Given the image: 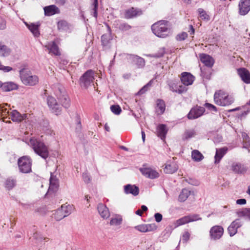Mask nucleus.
I'll return each instance as SVG.
<instances>
[{
	"label": "nucleus",
	"instance_id": "5701e85b",
	"mask_svg": "<svg viewBox=\"0 0 250 250\" xmlns=\"http://www.w3.org/2000/svg\"><path fill=\"white\" fill-rule=\"evenodd\" d=\"M124 191L126 194H131L137 196L139 193V188L134 185L127 184L124 186Z\"/></svg>",
	"mask_w": 250,
	"mask_h": 250
},
{
	"label": "nucleus",
	"instance_id": "dca6fc26",
	"mask_svg": "<svg viewBox=\"0 0 250 250\" xmlns=\"http://www.w3.org/2000/svg\"><path fill=\"white\" fill-rule=\"evenodd\" d=\"M44 46L48 50L49 54L57 56L61 55L59 47L54 41L48 42Z\"/></svg>",
	"mask_w": 250,
	"mask_h": 250
},
{
	"label": "nucleus",
	"instance_id": "a19ab883",
	"mask_svg": "<svg viewBox=\"0 0 250 250\" xmlns=\"http://www.w3.org/2000/svg\"><path fill=\"white\" fill-rule=\"evenodd\" d=\"M198 12L199 15V17L202 20L208 21L210 20L209 16L207 13V12L203 9L199 8L198 9Z\"/></svg>",
	"mask_w": 250,
	"mask_h": 250
},
{
	"label": "nucleus",
	"instance_id": "0e129e2a",
	"mask_svg": "<svg viewBox=\"0 0 250 250\" xmlns=\"http://www.w3.org/2000/svg\"><path fill=\"white\" fill-rule=\"evenodd\" d=\"M165 54V50L164 49H161L158 52L153 55L155 58H161L164 56Z\"/></svg>",
	"mask_w": 250,
	"mask_h": 250
},
{
	"label": "nucleus",
	"instance_id": "a18cd8bd",
	"mask_svg": "<svg viewBox=\"0 0 250 250\" xmlns=\"http://www.w3.org/2000/svg\"><path fill=\"white\" fill-rule=\"evenodd\" d=\"M110 40L111 39L109 35H103L101 37V42L102 45H103L104 46H106L108 44Z\"/></svg>",
	"mask_w": 250,
	"mask_h": 250
},
{
	"label": "nucleus",
	"instance_id": "cd10ccee",
	"mask_svg": "<svg viewBox=\"0 0 250 250\" xmlns=\"http://www.w3.org/2000/svg\"><path fill=\"white\" fill-rule=\"evenodd\" d=\"M25 24L27 28L29 29V30L33 34L34 37H38L40 36V33L39 31V27L40 26V23L39 22L37 23H32L31 24H28L27 23L25 22Z\"/></svg>",
	"mask_w": 250,
	"mask_h": 250
},
{
	"label": "nucleus",
	"instance_id": "f257e3e1",
	"mask_svg": "<svg viewBox=\"0 0 250 250\" xmlns=\"http://www.w3.org/2000/svg\"><path fill=\"white\" fill-rule=\"evenodd\" d=\"M30 146L34 152L43 159L46 160L49 156V148L41 140L32 137L30 139Z\"/></svg>",
	"mask_w": 250,
	"mask_h": 250
},
{
	"label": "nucleus",
	"instance_id": "4be33fe9",
	"mask_svg": "<svg viewBox=\"0 0 250 250\" xmlns=\"http://www.w3.org/2000/svg\"><path fill=\"white\" fill-rule=\"evenodd\" d=\"M98 212L101 217L104 219L107 218L110 216V213L108 208L103 204H99L97 207Z\"/></svg>",
	"mask_w": 250,
	"mask_h": 250
},
{
	"label": "nucleus",
	"instance_id": "052dcab7",
	"mask_svg": "<svg viewBox=\"0 0 250 250\" xmlns=\"http://www.w3.org/2000/svg\"><path fill=\"white\" fill-rule=\"evenodd\" d=\"M243 147L248 149L249 152H250V139L244 141Z\"/></svg>",
	"mask_w": 250,
	"mask_h": 250
},
{
	"label": "nucleus",
	"instance_id": "c03bdc74",
	"mask_svg": "<svg viewBox=\"0 0 250 250\" xmlns=\"http://www.w3.org/2000/svg\"><path fill=\"white\" fill-rule=\"evenodd\" d=\"M151 85V81H149L146 84L144 85L136 94V95H141L146 93Z\"/></svg>",
	"mask_w": 250,
	"mask_h": 250
},
{
	"label": "nucleus",
	"instance_id": "423d86ee",
	"mask_svg": "<svg viewBox=\"0 0 250 250\" xmlns=\"http://www.w3.org/2000/svg\"><path fill=\"white\" fill-rule=\"evenodd\" d=\"M18 164L20 172L27 173L31 171L32 160L28 156H24L18 159Z\"/></svg>",
	"mask_w": 250,
	"mask_h": 250
},
{
	"label": "nucleus",
	"instance_id": "69168bd1",
	"mask_svg": "<svg viewBox=\"0 0 250 250\" xmlns=\"http://www.w3.org/2000/svg\"><path fill=\"white\" fill-rule=\"evenodd\" d=\"M6 21L0 18V30H4L6 28Z\"/></svg>",
	"mask_w": 250,
	"mask_h": 250
},
{
	"label": "nucleus",
	"instance_id": "58836bf2",
	"mask_svg": "<svg viewBox=\"0 0 250 250\" xmlns=\"http://www.w3.org/2000/svg\"><path fill=\"white\" fill-rule=\"evenodd\" d=\"M188 219H189L187 215V216H185L177 220L175 223V227H177L189 223Z\"/></svg>",
	"mask_w": 250,
	"mask_h": 250
},
{
	"label": "nucleus",
	"instance_id": "20e7f679",
	"mask_svg": "<svg viewBox=\"0 0 250 250\" xmlns=\"http://www.w3.org/2000/svg\"><path fill=\"white\" fill-rule=\"evenodd\" d=\"M21 79L26 85L33 86L39 82V78L36 75H32L30 71L23 68L20 71Z\"/></svg>",
	"mask_w": 250,
	"mask_h": 250
},
{
	"label": "nucleus",
	"instance_id": "b1692460",
	"mask_svg": "<svg viewBox=\"0 0 250 250\" xmlns=\"http://www.w3.org/2000/svg\"><path fill=\"white\" fill-rule=\"evenodd\" d=\"M129 59L136 64L138 68H142L145 65V61L143 58L137 55H129Z\"/></svg>",
	"mask_w": 250,
	"mask_h": 250
},
{
	"label": "nucleus",
	"instance_id": "49530a36",
	"mask_svg": "<svg viewBox=\"0 0 250 250\" xmlns=\"http://www.w3.org/2000/svg\"><path fill=\"white\" fill-rule=\"evenodd\" d=\"M122 222V219L121 217L118 216L114 218H112L110 221V225L117 226L121 224Z\"/></svg>",
	"mask_w": 250,
	"mask_h": 250
},
{
	"label": "nucleus",
	"instance_id": "e2e57ef3",
	"mask_svg": "<svg viewBox=\"0 0 250 250\" xmlns=\"http://www.w3.org/2000/svg\"><path fill=\"white\" fill-rule=\"evenodd\" d=\"M58 61L59 62L60 64L61 65H62V66L66 65L68 63V62L67 60H66L63 58H62V57H60L58 59Z\"/></svg>",
	"mask_w": 250,
	"mask_h": 250
},
{
	"label": "nucleus",
	"instance_id": "5fc2aeb1",
	"mask_svg": "<svg viewBox=\"0 0 250 250\" xmlns=\"http://www.w3.org/2000/svg\"><path fill=\"white\" fill-rule=\"evenodd\" d=\"M135 229L141 232H146V224H141L140 225L136 226L134 227Z\"/></svg>",
	"mask_w": 250,
	"mask_h": 250
},
{
	"label": "nucleus",
	"instance_id": "aec40b11",
	"mask_svg": "<svg viewBox=\"0 0 250 250\" xmlns=\"http://www.w3.org/2000/svg\"><path fill=\"white\" fill-rule=\"evenodd\" d=\"M44 15L46 16H51L56 14L60 13V9L55 5H50L43 8Z\"/></svg>",
	"mask_w": 250,
	"mask_h": 250
},
{
	"label": "nucleus",
	"instance_id": "393cba45",
	"mask_svg": "<svg viewBox=\"0 0 250 250\" xmlns=\"http://www.w3.org/2000/svg\"><path fill=\"white\" fill-rule=\"evenodd\" d=\"M167 131L168 129L166 125L160 124L157 126L156 129L157 135L158 137L160 138L162 140L165 139Z\"/></svg>",
	"mask_w": 250,
	"mask_h": 250
},
{
	"label": "nucleus",
	"instance_id": "338daca9",
	"mask_svg": "<svg viewBox=\"0 0 250 250\" xmlns=\"http://www.w3.org/2000/svg\"><path fill=\"white\" fill-rule=\"evenodd\" d=\"M172 231V228L171 226H168L167 227L164 231H163V233H164V235H166L167 236H168L171 233Z\"/></svg>",
	"mask_w": 250,
	"mask_h": 250
},
{
	"label": "nucleus",
	"instance_id": "2f4dec72",
	"mask_svg": "<svg viewBox=\"0 0 250 250\" xmlns=\"http://www.w3.org/2000/svg\"><path fill=\"white\" fill-rule=\"evenodd\" d=\"M156 112L158 114H163L166 109V104L164 100L157 99L156 101Z\"/></svg>",
	"mask_w": 250,
	"mask_h": 250
},
{
	"label": "nucleus",
	"instance_id": "79ce46f5",
	"mask_svg": "<svg viewBox=\"0 0 250 250\" xmlns=\"http://www.w3.org/2000/svg\"><path fill=\"white\" fill-rule=\"evenodd\" d=\"M195 134V131L193 129L186 130L183 135V139L188 140L194 136Z\"/></svg>",
	"mask_w": 250,
	"mask_h": 250
},
{
	"label": "nucleus",
	"instance_id": "7ed1b4c3",
	"mask_svg": "<svg viewBox=\"0 0 250 250\" xmlns=\"http://www.w3.org/2000/svg\"><path fill=\"white\" fill-rule=\"evenodd\" d=\"M167 23V21H160L155 22L151 26L153 33L160 38L167 37L169 33Z\"/></svg>",
	"mask_w": 250,
	"mask_h": 250
},
{
	"label": "nucleus",
	"instance_id": "f03ea898",
	"mask_svg": "<svg viewBox=\"0 0 250 250\" xmlns=\"http://www.w3.org/2000/svg\"><path fill=\"white\" fill-rule=\"evenodd\" d=\"M214 101L215 103L220 106H228L233 103L234 98L229 95L225 91L219 90L216 91L214 94Z\"/></svg>",
	"mask_w": 250,
	"mask_h": 250
},
{
	"label": "nucleus",
	"instance_id": "f3484780",
	"mask_svg": "<svg viewBox=\"0 0 250 250\" xmlns=\"http://www.w3.org/2000/svg\"><path fill=\"white\" fill-rule=\"evenodd\" d=\"M194 77L189 72H184L181 74V81L182 83L185 85H191L194 81Z\"/></svg>",
	"mask_w": 250,
	"mask_h": 250
},
{
	"label": "nucleus",
	"instance_id": "2eb2a0df",
	"mask_svg": "<svg viewBox=\"0 0 250 250\" xmlns=\"http://www.w3.org/2000/svg\"><path fill=\"white\" fill-rule=\"evenodd\" d=\"M242 226V223L239 219L233 221L228 228V233L230 237L234 236L237 232V229Z\"/></svg>",
	"mask_w": 250,
	"mask_h": 250
},
{
	"label": "nucleus",
	"instance_id": "9d476101",
	"mask_svg": "<svg viewBox=\"0 0 250 250\" xmlns=\"http://www.w3.org/2000/svg\"><path fill=\"white\" fill-rule=\"evenodd\" d=\"M47 102L48 106L50 107L52 112L56 115L59 114L62 110V107L57 103L56 99L52 96H48L47 98Z\"/></svg>",
	"mask_w": 250,
	"mask_h": 250
},
{
	"label": "nucleus",
	"instance_id": "4468645a",
	"mask_svg": "<svg viewBox=\"0 0 250 250\" xmlns=\"http://www.w3.org/2000/svg\"><path fill=\"white\" fill-rule=\"evenodd\" d=\"M139 170L141 173L146 178L153 179L159 177V173L151 167H142Z\"/></svg>",
	"mask_w": 250,
	"mask_h": 250
},
{
	"label": "nucleus",
	"instance_id": "09e8293b",
	"mask_svg": "<svg viewBox=\"0 0 250 250\" xmlns=\"http://www.w3.org/2000/svg\"><path fill=\"white\" fill-rule=\"evenodd\" d=\"M111 111L115 115H119L122 109L119 105H112L110 106Z\"/></svg>",
	"mask_w": 250,
	"mask_h": 250
},
{
	"label": "nucleus",
	"instance_id": "e433bc0d",
	"mask_svg": "<svg viewBox=\"0 0 250 250\" xmlns=\"http://www.w3.org/2000/svg\"><path fill=\"white\" fill-rule=\"evenodd\" d=\"M237 214L239 217H246L250 220V208H244L238 210Z\"/></svg>",
	"mask_w": 250,
	"mask_h": 250
},
{
	"label": "nucleus",
	"instance_id": "f704fd0d",
	"mask_svg": "<svg viewBox=\"0 0 250 250\" xmlns=\"http://www.w3.org/2000/svg\"><path fill=\"white\" fill-rule=\"evenodd\" d=\"M60 209L63 213L64 215L66 217L71 213L73 210V207L70 205H62Z\"/></svg>",
	"mask_w": 250,
	"mask_h": 250
},
{
	"label": "nucleus",
	"instance_id": "473e14b6",
	"mask_svg": "<svg viewBox=\"0 0 250 250\" xmlns=\"http://www.w3.org/2000/svg\"><path fill=\"white\" fill-rule=\"evenodd\" d=\"M70 24L65 20H61L57 22V28L60 31H67L70 30Z\"/></svg>",
	"mask_w": 250,
	"mask_h": 250
},
{
	"label": "nucleus",
	"instance_id": "4d7b16f0",
	"mask_svg": "<svg viewBox=\"0 0 250 250\" xmlns=\"http://www.w3.org/2000/svg\"><path fill=\"white\" fill-rule=\"evenodd\" d=\"M205 106L210 111H213L214 112L217 111V109L216 107L211 104L206 103L205 104Z\"/></svg>",
	"mask_w": 250,
	"mask_h": 250
},
{
	"label": "nucleus",
	"instance_id": "c756f323",
	"mask_svg": "<svg viewBox=\"0 0 250 250\" xmlns=\"http://www.w3.org/2000/svg\"><path fill=\"white\" fill-rule=\"evenodd\" d=\"M50 185L48 189L49 192H55L56 191L58 186V182L56 176H53L52 174L50 178Z\"/></svg>",
	"mask_w": 250,
	"mask_h": 250
},
{
	"label": "nucleus",
	"instance_id": "6ab92c4d",
	"mask_svg": "<svg viewBox=\"0 0 250 250\" xmlns=\"http://www.w3.org/2000/svg\"><path fill=\"white\" fill-rule=\"evenodd\" d=\"M237 73L245 83H250V72L246 68H240L237 69Z\"/></svg>",
	"mask_w": 250,
	"mask_h": 250
},
{
	"label": "nucleus",
	"instance_id": "a878e982",
	"mask_svg": "<svg viewBox=\"0 0 250 250\" xmlns=\"http://www.w3.org/2000/svg\"><path fill=\"white\" fill-rule=\"evenodd\" d=\"M1 86H0V88H1V90L4 92L11 91L17 89L18 88L17 84L11 82L4 83L1 82Z\"/></svg>",
	"mask_w": 250,
	"mask_h": 250
},
{
	"label": "nucleus",
	"instance_id": "0eeeda50",
	"mask_svg": "<svg viewBox=\"0 0 250 250\" xmlns=\"http://www.w3.org/2000/svg\"><path fill=\"white\" fill-rule=\"evenodd\" d=\"M94 71L91 69L86 71L80 78L81 86L87 88L90 85L94 79Z\"/></svg>",
	"mask_w": 250,
	"mask_h": 250
},
{
	"label": "nucleus",
	"instance_id": "680f3d73",
	"mask_svg": "<svg viewBox=\"0 0 250 250\" xmlns=\"http://www.w3.org/2000/svg\"><path fill=\"white\" fill-rule=\"evenodd\" d=\"M190 234L188 232H185L182 235V241L183 242L186 243L189 239Z\"/></svg>",
	"mask_w": 250,
	"mask_h": 250
},
{
	"label": "nucleus",
	"instance_id": "a211bd4d",
	"mask_svg": "<svg viewBox=\"0 0 250 250\" xmlns=\"http://www.w3.org/2000/svg\"><path fill=\"white\" fill-rule=\"evenodd\" d=\"M248 168L244 164L234 162L231 165V170L236 174H244L247 171Z\"/></svg>",
	"mask_w": 250,
	"mask_h": 250
},
{
	"label": "nucleus",
	"instance_id": "bf43d9fd",
	"mask_svg": "<svg viewBox=\"0 0 250 250\" xmlns=\"http://www.w3.org/2000/svg\"><path fill=\"white\" fill-rule=\"evenodd\" d=\"M83 178L84 182L86 183H89L91 181V177L87 173H83Z\"/></svg>",
	"mask_w": 250,
	"mask_h": 250
},
{
	"label": "nucleus",
	"instance_id": "c9c22d12",
	"mask_svg": "<svg viewBox=\"0 0 250 250\" xmlns=\"http://www.w3.org/2000/svg\"><path fill=\"white\" fill-rule=\"evenodd\" d=\"M16 185V180L12 178H7L5 182V188L9 190L12 189Z\"/></svg>",
	"mask_w": 250,
	"mask_h": 250
},
{
	"label": "nucleus",
	"instance_id": "ea45409f",
	"mask_svg": "<svg viewBox=\"0 0 250 250\" xmlns=\"http://www.w3.org/2000/svg\"><path fill=\"white\" fill-rule=\"evenodd\" d=\"M188 219H189L187 215V216H185L177 220L175 223V227H177L189 223Z\"/></svg>",
	"mask_w": 250,
	"mask_h": 250
},
{
	"label": "nucleus",
	"instance_id": "8fccbe9b",
	"mask_svg": "<svg viewBox=\"0 0 250 250\" xmlns=\"http://www.w3.org/2000/svg\"><path fill=\"white\" fill-rule=\"evenodd\" d=\"M64 217H65V216L60 208L57 209L54 214V218L57 221H60Z\"/></svg>",
	"mask_w": 250,
	"mask_h": 250
},
{
	"label": "nucleus",
	"instance_id": "412c9836",
	"mask_svg": "<svg viewBox=\"0 0 250 250\" xmlns=\"http://www.w3.org/2000/svg\"><path fill=\"white\" fill-rule=\"evenodd\" d=\"M200 61L205 65L209 68H211L214 63V59L206 54H200Z\"/></svg>",
	"mask_w": 250,
	"mask_h": 250
},
{
	"label": "nucleus",
	"instance_id": "603ef678",
	"mask_svg": "<svg viewBox=\"0 0 250 250\" xmlns=\"http://www.w3.org/2000/svg\"><path fill=\"white\" fill-rule=\"evenodd\" d=\"M131 26L127 23H122L119 26V28L122 31H126L131 28Z\"/></svg>",
	"mask_w": 250,
	"mask_h": 250
},
{
	"label": "nucleus",
	"instance_id": "6e6552de",
	"mask_svg": "<svg viewBox=\"0 0 250 250\" xmlns=\"http://www.w3.org/2000/svg\"><path fill=\"white\" fill-rule=\"evenodd\" d=\"M224 233V229L221 226L216 225L211 228L209 230V236L211 240L220 239Z\"/></svg>",
	"mask_w": 250,
	"mask_h": 250
},
{
	"label": "nucleus",
	"instance_id": "6e6d98bb",
	"mask_svg": "<svg viewBox=\"0 0 250 250\" xmlns=\"http://www.w3.org/2000/svg\"><path fill=\"white\" fill-rule=\"evenodd\" d=\"M188 37V34L186 32H182L176 36L177 41H181L185 40Z\"/></svg>",
	"mask_w": 250,
	"mask_h": 250
},
{
	"label": "nucleus",
	"instance_id": "13d9d810",
	"mask_svg": "<svg viewBox=\"0 0 250 250\" xmlns=\"http://www.w3.org/2000/svg\"><path fill=\"white\" fill-rule=\"evenodd\" d=\"M186 85H178V88L177 89V93L181 94L187 91L188 88L186 86Z\"/></svg>",
	"mask_w": 250,
	"mask_h": 250
},
{
	"label": "nucleus",
	"instance_id": "7c9ffc66",
	"mask_svg": "<svg viewBox=\"0 0 250 250\" xmlns=\"http://www.w3.org/2000/svg\"><path fill=\"white\" fill-rule=\"evenodd\" d=\"M11 49L7 46L0 42V57H6L10 55Z\"/></svg>",
	"mask_w": 250,
	"mask_h": 250
},
{
	"label": "nucleus",
	"instance_id": "9b49d317",
	"mask_svg": "<svg viewBox=\"0 0 250 250\" xmlns=\"http://www.w3.org/2000/svg\"><path fill=\"white\" fill-rule=\"evenodd\" d=\"M238 13L245 16L250 11V0H240L238 3Z\"/></svg>",
	"mask_w": 250,
	"mask_h": 250
},
{
	"label": "nucleus",
	"instance_id": "37998d69",
	"mask_svg": "<svg viewBox=\"0 0 250 250\" xmlns=\"http://www.w3.org/2000/svg\"><path fill=\"white\" fill-rule=\"evenodd\" d=\"M91 6L93 7L92 10L93 12V16L96 19L98 17V0H93Z\"/></svg>",
	"mask_w": 250,
	"mask_h": 250
},
{
	"label": "nucleus",
	"instance_id": "864d4df0",
	"mask_svg": "<svg viewBox=\"0 0 250 250\" xmlns=\"http://www.w3.org/2000/svg\"><path fill=\"white\" fill-rule=\"evenodd\" d=\"M157 226L155 224H146V232L153 231L157 229Z\"/></svg>",
	"mask_w": 250,
	"mask_h": 250
},
{
	"label": "nucleus",
	"instance_id": "ddd939ff",
	"mask_svg": "<svg viewBox=\"0 0 250 250\" xmlns=\"http://www.w3.org/2000/svg\"><path fill=\"white\" fill-rule=\"evenodd\" d=\"M5 113H8L10 116L11 120L15 122L20 123L27 118V114H21L16 110H13L9 113V111H4Z\"/></svg>",
	"mask_w": 250,
	"mask_h": 250
},
{
	"label": "nucleus",
	"instance_id": "72a5a7b5",
	"mask_svg": "<svg viewBox=\"0 0 250 250\" xmlns=\"http://www.w3.org/2000/svg\"><path fill=\"white\" fill-rule=\"evenodd\" d=\"M191 157L195 162H200L204 159L203 154L198 150L195 149L192 151Z\"/></svg>",
	"mask_w": 250,
	"mask_h": 250
},
{
	"label": "nucleus",
	"instance_id": "f8f14e48",
	"mask_svg": "<svg viewBox=\"0 0 250 250\" xmlns=\"http://www.w3.org/2000/svg\"><path fill=\"white\" fill-rule=\"evenodd\" d=\"M143 11L138 8L131 7L125 11L124 16L126 19L136 18L143 14Z\"/></svg>",
	"mask_w": 250,
	"mask_h": 250
},
{
	"label": "nucleus",
	"instance_id": "4c0bfd02",
	"mask_svg": "<svg viewBox=\"0 0 250 250\" xmlns=\"http://www.w3.org/2000/svg\"><path fill=\"white\" fill-rule=\"evenodd\" d=\"M190 195V191L186 189H183L179 196V201H185Z\"/></svg>",
	"mask_w": 250,
	"mask_h": 250
},
{
	"label": "nucleus",
	"instance_id": "de8ad7c7",
	"mask_svg": "<svg viewBox=\"0 0 250 250\" xmlns=\"http://www.w3.org/2000/svg\"><path fill=\"white\" fill-rule=\"evenodd\" d=\"M168 86L171 91L177 93L178 83L176 81H171L168 83Z\"/></svg>",
	"mask_w": 250,
	"mask_h": 250
},
{
	"label": "nucleus",
	"instance_id": "1a4fd4ad",
	"mask_svg": "<svg viewBox=\"0 0 250 250\" xmlns=\"http://www.w3.org/2000/svg\"><path fill=\"white\" fill-rule=\"evenodd\" d=\"M205 111V109L204 107L196 106L190 109L187 117L189 120H194L202 116Z\"/></svg>",
	"mask_w": 250,
	"mask_h": 250
},
{
	"label": "nucleus",
	"instance_id": "bb28decb",
	"mask_svg": "<svg viewBox=\"0 0 250 250\" xmlns=\"http://www.w3.org/2000/svg\"><path fill=\"white\" fill-rule=\"evenodd\" d=\"M228 148L227 147H223L221 148H217L216 150V153L214 156L215 163H219L223 157V156L227 153Z\"/></svg>",
	"mask_w": 250,
	"mask_h": 250
},
{
	"label": "nucleus",
	"instance_id": "3c124183",
	"mask_svg": "<svg viewBox=\"0 0 250 250\" xmlns=\"http://www.w3.org/2000/svg\"><path fill=\"white\" fill-rule=\"evenodd\" d=\"M189 222H194L198 220H201L202 218L200 217L199 214H193L188 215Z\"/></svg>",
	"mask_w": 250,
	"mask_h": 250
},
{
	"label": "nucleus",
	"instance_id": "39448f33",
	"mask_svg": "<svg viewBox=\"0 0 250 250\" xmlns=\"http://www.w3.org/2000/svg\"><path fill=\"white\" fill-rule=\"evenodd\" d=\"M55 94L62 106L65 108H67L69 107L70 99L63 86L58 84L56 87Z\"/></svg>",
	"mask_w": 250,
	"mask_h": 250
},
{
	"label": "nucleus",
	"instance_id": "c85d7f7f",
	"mask_svg": "<svg viewBox=\"0 0 250 250\" xmlns=\"http://www.w3.org/2000/svg\"><path fill=\"white\" fill-rule=\"evenodd\" d=\"M178 169V166L174 162H167L165 165L164 171L166 173H173Z\"/></svg>",
	"mask_w": 250,
	"mask_h": 250
},
{
	"label": "nucleus",
	"instance_id": "774afa93",
	"mask_svg": "<svg viewBox=\"0 0 250 250\" xmlns=\"http://www.w3.org/2000/svg\"><path fill=\"white\" fill-rule=\"evenodd\" d=\"M154 218L157 222H160L163 218L162 215L160 213H156L154 214Z\"/></svg>",
	"mask_w": 250,
	"mask_h": 250
}]
</instances>
